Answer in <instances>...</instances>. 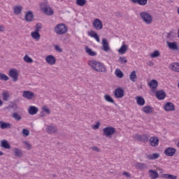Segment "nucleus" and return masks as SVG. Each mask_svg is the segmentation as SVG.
Wrapping results in <instances>:
<instances>
[{
    "label": "nucleus",
    "instance_id": "nucleus-45",
    "mask_svg": "<svg viewBox=\"0 0 179 179\" xmlns=\"http://www.w3.org/2000/svg\"><path fill=\"white\" fill-rule=\"evenodd\" d=\"M138 139L141 141H148V136L146 135H139L138 136Z\"/></svg>",
    "mask_w": 179,
    "mask_h": 179
},
{
    "label": "nucleus",
    "instance_id": "nucleus-10",
    "mask_svg": "<svg viewBox=\"0 0 179 179\" xmlns=\"http://www.w3.org/2000/svg\"><path fill=\"white\" fill-rule=\"evenodd\" d=\"M164 110H165V111H175L176 106H174V103L167 102L164 106Z\"/></svg>",
    "mask_w": 179,
    "mask_h": 179
},
{
    "label": "nucleus",
    "instance_id": "nucleus-17",
    "mask_svg": "<svg viewBox=\"0 0 179 179\" xmlns=\"http://www.w3.org/2000/svg\"><path fill=\"white\" fill-rule=\"evenodd\" d=\"M0 128L1 129H10L12 128V124L9 122L0 121Z\"/></svg>",
    "mask_w": 179,
    "mask_h": 179
},
{
    "label": "nucleus",
    "instance_id": "nucleus-11",
    "mask_svg": "<svg viewBox=\"0 0 179 179\" xmlns=\"http://www.w3.org/2000/svg\"><path fill=\"white\" fill-rule=\"evenodd\" d=\"M149 142H150V145H151L153 148H156V146H159V138L156 136L150 137Z\"/></svg>",
    "mask_w": 179,
    "mask_h": 179
},
{
    "label": "nucleus",
    "instance_id": "nucleus-42",
    "mask_svg": "<svg viewBox=\"0 0 179 179\" xmlns=\"http://www.w3.org/2000/svg\"><path fill=\"white\" fill-rule=\"evenodd\" d=\"M0 80L7 81L9 80V77L4 73H0Z\"/></svg>",
    "mask_w": 179,
    "mask_h": 179
},
{
    "label": "nucleus",
    "instance_id": "nucleus-5",
    "mask_svg": "<svg viewBox=\"0 0 179 179\" xmlns=\"http://www.w3.org/2000/svg\"><path fill=\"white\" fill-rule=\"evenodd\" d=\"M115 134V128L113 127H107L103 129V135L106 138H111Z\"/></svg>",
    "mask_w": 179,
    "mask_h": 179
},
{
    "label": "nucleus",
    "instance_id": "nucleus-61",
    "mask_svg": "<svg viewBox=\"0 0 179 179\" xmlns=\"http://www.w3.org/2000/svg\"><path fill=\"white\" fill-rule=\"evenodd\" d=\"M178 88H179V83H178Z\"/></svg>",
    "mask_w": 179,
    "mask_h": 179
},
{
    "label": "nucleus",
    "instance_id": "nucleus-56",
    "mask_svg": "<svg viewBox=\"0 0 179 179\" xmlns=\"http://www.w3.org/2000/svg\"><path fill=\"white\" fill-rule=\"evenodd\" d=\"M25 144L27 145V148H31V145L29 144L27 142L25 143Z\"/></svg>",
    "mask_w": 179,
    "mask_h": 179
},
{
    "label": "nucleus",
    "instance_id": "nucleus-30",
    "mask_svg": "<svg viewBox=\"0 0 179 179\" xmlns=\"http://www.w3.org/2000/svg\"><path fill=\"white\" fill-rule=\"evenodd\" d=\"M168 46L171 50H178L176 42H167Z\"/></svg>",
    "mask_w": 179,
    "mask_h": 179
},
{
    "label": "nucleus",
    "instance_id": "nucleus-19",
    "mask_svg": "<svg viewBox=\"0 0 179 179\" xmlns=\"http://www.w3.org/2000/svg\"><path fill=\"white\" fill-rule=\"evenodd\" d=\"M88 36L96 39L97 43H100V36H99L97 33H96L94 31H91L88 32Z\"/></svg>",
    "mask_w": 179,
    "mask_h": 179
},
{
    "label": "nucleus",
    "instance_id": "nucleus-58",
    "mask_svg": "<svg viewBox=\"0 0 179 179\" xmlns=\"http://www.w3.org/2000/svg\"><path fill=\"white\" fill-rule=\"evenodd\" d=\"M3 104V102L0 99V106H2Z\"/></svg>",
    "mask_w": 179,
    "mask_h": 179
},
{
    "label": "nucleus",
    "instance_id": "nucleus-40",
    "mask_svg": "<svg viewBox=\"0 0 179 179\" xmlns=\"http://www.w3.org/2000/svg\"><path fill=\"white\" fill-rule=\"evenodd\" d=\"M24 61L28 64H33V59H31V57H29L27 55L24 57Z\"/></svg>",
    "mask_w": 179,
    "mask_h": 179
},
{
    "label": "nucleus",
    "instance_id": "nucleus-41",
    "mask_svg": "<svg viewBox=\"0 0 179 179\" xmlns=\"http://www.w3.org/2000/svg\"><path fill=\"white\" fill-rule=\"evenodd\" d=\"M150 57L151 58H157V57H160V52L155 50L150 55Z\"/></svg>",
    "mask_w": 179,
    "mask_h": 179
},
{
    "label": "nucleus",
    "instance_id": "nucleus-38",
    "mask_svg": "<svg viewBox=\"0 0 179 179\" xmlns=\"http://www.w3.org/2000/svg\"><path fill=\"white\" fill-rule=\"evenodd\" d=\"M14 153H15V156H16V157H21V156H22V155H23V153L22 152V150H19L17 148H15L14 149Z\"/></svg>",
    "mask_w": 179,
    "mask_h": 179
},
{
    "label": "nucleus",
    "instance_id": "nucleus-9",
    "mask_svg": "<svg viewBox=\"0 0 179 179\" xmlns=\"http://www.w3.org/2000/svg\"><path fill=\"white\" fill-rule=\"evenodd\" d=\"M176 152H177V150L171 147L166 148L164 150V153L166 156H169V157L174 156L176 155Z\"/></svg>",
    "mask_w": 179,
    "mask_h": 179
},
{
    "label": "nucleus",
    "instance_id": "nucleus-4",
    "mask_svg": "<svg viewBox=\"0 0 179 179\" xmlns=\"http://www.w3.org/2000/svg\"><path fill=\"white\" fill-rule=\"evenodd\" d=\"M140 17H141L146 24H150L152 22H153V17H152V15L146 11L141 12L140 13Z\"/></svg>",
    "mask_w": 179,
    "mask_h": 179
},
{
    "label": "nucleus",
    "instance_id": "nucleus-21",
    "mask_svg": "<svg viewBox=\"0 0 179 179\" xmlns=\"http://www.w3.org/2000/svg\"><path fill=\"white\" fill-rule=\"evenodd\" d=\"M85 52L88 54V55H90V57H96V55H97V53L93 51L89 46H85Z\"/></svg>",
    "mask_w": 179,
    "mask_h": 179
},
{
    "label": "nucleus",
    "instance_id": "nucleus-57",
    "mask_svg": "<svg viewBox=\"0 0 179 179\" xmlns=\"http://www.w3.org/2000/svg\"><path fill=\"white\" fill-rule=\"evenodd\" d=\"M40 117H44V112H41V113Z\"/></svg>",
    "mask_w": 179,
    "mask_h": 179
},
{
    "label": "nucleus",
    "instance_id": "nucleus-1",
    "mask_svg": "<svg viewBox=\"0 0 179 179\" xmlns=\"http://www.w3.org/2000/svg\"><path fill=\"white\" fill-rule=\"evenodd\" d=\"M88 65L96 72H107V69H106V66H104V64H103V63L100 62H97L96 60H90L88 62Z\"/></svg>",
    "mask_w": 179,
    "mask_h": 179
},
{
    "label": "nucleus",
    "instance_id": "nucleus-29",
    "mask_svg": "<svg viewBox=\"0 0 179 179\" xmlns=\"http://www.w3.org/2000/svg\"><path fill=\"white\" fill-rule=\"evenodd\" d=\"M159 157H160V154L159 153H154L147 155V159H148V160H155L156 159H159Z\"/></svg>",
    "mask_w": 179,
    "mask_h": 179
},
{
    "label": "nucleus",
    "instance_id": "nucleus-32",
    "mask_svg": "<svg viewBox=\"0 0 179 179\" xmlns=\"http://www.w3.org/2000/svg\"><path fill=\"white\" fill-rule=\"evenodd\" d=\"M1 147L3 148L4 149H10V144L8 143V141H1Z\"/></svg>",
    "mask_w": 179,
    "mask_h": 179
},
{
    "label": "nucleus",
    "instance_id": "nucleus-48",
    "mask_svg": "<svg viewBox=\"0 0 179 179\" xmlns=\"http://www.w3.org/2000/svg\"><path fill=\"white\" fill-rule=\"evenodd\" d=\"M22 134L24 136H29V135H30V131L27 129H23Z\"/></svg>",
    "mask_w": 179,
    "mask_h": 179
},
{
    "label": "nucleus",
    "instance_id": "nucleus-49",
    "mask_svg": "<svg viewBox=\"0 0 179 179\" xmlns=\"http://www.w3.org/2000/svg\"><path fill=\"white\" fill-rule=\"evenodd\" d=\"M43 111H45V113H46V114H50L51 113V110H50V108H48L47 106H43L42 108Z\"/></svg>",
    "mask_w": 179,
    "mask_h": 179
},
{
    "label": "nucleus",
    "instance_id": "nucleus-37",
    "mask_svg": "<svg viewBox=\"0 0 179 179\" xmlns=\"http://www.w3.org/2000/svg\"><path fill=\"white\" fill-rule=\"evenodd\" d=\"M162 178H166V179H177V176L164 173V174H162Z\"/></svg>",
    "mask_w": 179,
    "mask_h": 179
},
{
    "label": "nucleus",
    "instance_id": "nucleus-16",
    "mask_svg": "<svg viewBox=\"0 0 179 179\" xmlns=\"http://www.w3.org/2000/svg\"><path fill=\"white\" fill-rule=\"evenodd\" d=\"M102 50L106 52H108V51L110 50V45L106 38L102 39Z\"/></svg>",
    "mask_w": 179,
    "mask_h": 179
},
{
    "label": "nucleus",
    "instance_id": "nucleus-23",
    "mask_svg": "<svg viewBox=\"0 0 179 179\" xmlns=\"http://www.w3.org/2000/svg\"><path fill=\"white\" fill-rule=\"evenodd\" d=\"M28 112L31 115H34L38 113V108L36 106H30Z\"/></svg>",
    "mask_w": 179,
    "mask_h": 179
},
{
    "label": "nucleus",
    "instance_id": "nucleus-13",
    "mask_svg": "<svg viewBox=\"0 0 179 179\" xmlns=\"http://www.w3.org/2000/svg\"><path fill=\"white\" fill-rule=\"evenodd\" d=\"M45 61L49 65H54L57 62V59L53 55H48L45 58Z\"/></svg>",
    "mask_w": 179,
    "mask_h": 179
},
{
    "label": "nucleus",
    "instance_id": "nucleus-20",
    "mask_svg": "<svg viewBox=\"0 0 179 179\" xmlns=\"http://www.w3.org/2000/svg\"><path fill=\"white\" fill-rule=\"evenodd\" d=\"M23 97H25V99H27L28 100H31V99L34 97V93L30 91H24L23 92Z\"/></svg>",
    "mask_w": 179,
    "mask_h": 179
},
{
    "label": "nucleus",
    "instance_id": "nucleus-12",
    "mask_svg": "<svg viewBox=\"0 0 179 179\" xmlns=\"http://www.w3.org/2000/svg\"><path fill=\"white\" fill-rule=\"evenodd\" d=\"M58 129L57 126L49 125L46 127V132L48 134H57Z\"/></svg>",
    "mask_w": 179,
    "mask_h": 179
},
{
    "label": "nucleus",
    "instance_id": "nucleus-47",
    "mask_svg": "<svg viewBox=\"0 0 179 179\" xmlns=\"http://www.w3.org/2000/svg\"><path fill=\"white\" fill-rule=\"evenodd\" d=\"M118 62H120V64H127V62H128V60H127V59L124 57H120Z\"/></svg>",
    "mask_w": 179,
    "mask_h": 179
},
{
    "label": "nucleus",
    "instance_id": "nucleus-43",
    "mask_svg": "<svg viewBox=\"0 0 179 179\" xmlns=\"http://www.w3.org/2000/svg\"><path fill=\"white\" fill-rule=\"evenodd\" d=\"M3 100L4 101H8L9 100V92H3Z\"/></svg>",
    "mask_w": 179,
    "mask_h": 179
},
{
    "label": "nucleus",
    "instance_id": "nucleus-51",
    "mask_svg": "<svg viewBox=\"0 0 179 179\" xmlns=\"http://www.w3.org/2000/svg\"><path fill=\"white\" fill-rule=\"evenodd\" d=\"M41 29H43L41 24V23L36 24L35 30H38V31H40V30H41Z\"/></svg>",
    "mask_w": 179,
    "mask_h": 179
},
{
    "label": "nucleus",
    "instance_id": "nucleus-18",
    "mask_svg": "<svg viewBox=\"0 0 179 179\" xmlns=\"http://www.w3.org/2000/svg\"><path fill=\"white\" fill-rule=\"evenodd\" d=\"M156 97L158 100H164L166 99V92L163 90L157 91L156 92Z\"/></svg>",
    "mask_w": 179,
    "mask_h": 179
},
{
    "label": "nucleus",
    "instance_id": "nucleus-27",
    "mask_svg": "<svg viewBox=\"0 0 179 179\" xmlns=\"http://www.w3.org/2000/svg\"><path fill=\"white\" fill-rule=\"evenodd\" d=\"M169 68L174 72H179V63H172L169 65Z\"/></svg>",
    "mask_w": 179,
    "mask_h": 179
},
{
    "label": "nucleus",
    "instance_id": "nucleus-14",
    "mask_svg": "<svg viewBox=\"0 0 179 179\" xmlns=\"http://www.w3.org/2000/svg\"><path fill=\"white\" fill-rule=\"evenodd\" d=\"M24 19L26 22H33V19H34V14H33L32 11H27L25 14Z\"/></svg>",
    "mask_w": 179,
    "mask_h": 179
},
{
    "label": "nucleus",
    "instance_id": "nucleus-33",
    "mask_svg": "<svg viewBox=\"0 0 179 179\" xmlns=\"http://www.w3.org/2000/svg\"><path fill=\"white\" fill-rule=\"evenodd\" d=\"M128 50V46L126 44H122L120 48L118 50L120 54H125Z\"/></svg>",
    "mask_w": 179,
    "mask_h": 179
},
{
    "label": "nucleus",
    "instance_id": "nucleus-36",
    "mask_svg": "<svg viewBox=\"0 0 179 179\" xmlns=\"http://www.w3.org/2000/svg\"><path fill=\"white\" fill-rule=\"evenodd\" d=\"M115 73L117 78H119V79H122L124 78V73H122L119 69L115 70Z\"/></svg>",
    "mask_w": 179,
    "mask_h": 179
},
{
    "label": "nucleus",
    "instance_id": "nucleus-35",
    "mask_svg": "<svg viewBox=\"0 0 179 179\" xmlns=\"http://www.w3.org/2000/svg\"><path fill=\"white\" fill-rule=\"evenodd\" d=\"M129 79L131 82H136V79H138V76H136V71H133L129 75Z\"/></svg>",
    "mask_w": 179,
    "mask_h": 179
},
{
    "label": "nucleus",
    "instance_id": "nucleus-62",
    "mask_svg": "<svg viewBox=\"0 0 179 179\" xmlns=\"http://www.w3.org/2000/svg\"><path fill=\"white\" fill-rule=\"evenodd\" d=\"M61 1H64V0H61Z\"/></svg>",
    "mask_w": 179,
    "mask_h": 179
},
{
    "label": "nucleus",
    "instance_id": "nucleus-26",
    "mask_svg": "<svg viewBox=\"0 0 179 179\" xmlns=\"http://www.w3.org/2000/svg\"><path fill=\"white\" fill-rule=\"evenodd\" d=\"M148 86L150 89H157V86H159V83L156 80H152L150 83H148Z\"/></svg>",
    "mask_w": 179,
    "mask_h": 179
},
{
    "label": "nucleus",
    "instance_id": "nucleus-7",
    "mask_svg": "<svg viewBox=\"0 0 179 179\" xmlns=\"http://www.w3.org/2000/svg\"><path fill=\"white\" fill-rule=\"evenodd\" d=\"M8 75H9V76L11 77L13 82H17V80L19 79V73H17V70H16V69L10 70Z\"/></svg>",
    "mask_w": 179,
    "mask_h": 179
},
{
    "label": "nucleus",
    "instance_id": "nucleus-55",
    "mask_svg": "<svg viewBox=\"0 0 179 179\" xmlns=\"http://www.w3.org/2000/svg\"><path fill=\"white\" fill-rule=\"evenodd\" d=\"M5 31V27L2 25H0V31Z\"/></svg>",
    "mask_w": 179,
    "mask_h": 179
},
{
    "label": "nucleus",
    "instance_id": "nucleus-44",
    "mask_svg": "<svg viewBox=\"0 0 179 179\" xmlns=\"http://www.w3.org/2000/svg\"><path fill=\"white\" fill-rule=\"evenodd\" d=\"M13 117L16 120V121H20L22 120V116L17 113H14L13 114Z\"/></svg>",
    "mask_w": 179,
    "mask_h": 179
},
{
    "label": "nucleus",
    "instance_id": "nucleus-53",
    "mask_svg": "<svg viewBox=\"0 0 179 179\" xmlns=\"http://www.w3.org/2000/svg\"><path fill=\"white\" fill-rule=\"evenodd\" d=\"M91 149L92 150H94L95 152H100V149L99 148L96 147V146L92 147Z\"/></svg>",
    "mask_w": 179,
    "mask_h": 179
},
{
    "label": "nucleus",
    "instance_id": "nucleus-22",
    "mask_svg": "<svg viewBox=\"0 0 179 179\" xmlns=\"http://www.w3.org/2000/svg\"><path fill=\"white\" fill-rule=\"evenodd\" d=\"M136 103L138 106H145V99H143V96H136Z\"/></svg>",
    "mask_w": 179,
    "mask_h": 179
},
{
    "label": "nucleus",
    "instance_id": "nucleus-3",
    "mask_svg": "<svg viewBox=\"0 0 179 179\" xmlns=\"http://www.w3.org/2000/svg\"><path fill=\"white\" fill-rule=\"evenodd\" d=\"M47 1H45L42 3H41V9L42 12H44L45 15H48V16H51V15L54 14V11L52 10V8L47 4Z\"/></svg>",
    "mask_w": 179,
    "mask_h": 179
},
{
    "label": "nucleus",
    "instance_id": "nucleus-28",
    "mask_svg": "<svg viewBox=\"0 0 179 179\" xmlns=\"http://www.w3.org/2000/svg\"><path fill=\"white\" fill-rule=\"evenodd\" d=\"M14 15H20L22 13V10H23V7L21 6H16L13 8Z\"/></svg>",
    "mask_w": 179,
    "mask_h": 179
},
{
    "label": "nucleus",
    "instance_id": "nucleus-39",
    "mask_svg": "<svg viewBox=\"0 0 179 179\" xmlns=\"http://www.w3.org/2000/svg\"><path fill=\"white\" fill-rule=\"evenodd\" d=\"M104 99L106 101H108V103H115L114 101V99H113V97H111V96L108 95V94H106L104 95Z\"/></svg>",
    "mask_w": 179,
    "mask_h": 179
},
{
    "label": "nucleus",
    "instance_id": "nucleus-34",
    "mask_svg": "<svg viewBox=\"0 0 179 179\" xmlns=\"http://www.w3.org/2000/svg\"><path fill=\"white\" fill-rule=\"evenodd\" d=\"M31 36L32 38L35 40H40V33H38V30H35V31L31 32Z\"/></svg>",
    "mask_w": 179,
    "mask_h": 179
},
{
    "label": "nucleus",
    "instance_id": "nucleus-24",
    "mask_svg": "<svg viewBox=\"0 0 179 179\" xmlns=\"http://www.w3.org/2000/svg\"><path fill=\"white\" fill-rule=\"evenodd\" d=\"M131 2H133V3H138V5H140L141 6H145V5H148V0H131Z\"/></svg>",
    "mask_w": 179,
    "mask_h": 179
},
{
    "label": "nucleus",
    "instance_id": "nucleus-46",
    "mask_svg": "<svg viewBox=\"0 0 179 179\" xmlns=\"http://www.w3.org/2000/svg\"><path fill=\"white\" fill-rule=\"evenodd\" d=\"M76 4L78 6H85L86 5V0H76Z\"/></svg>",
    "mask_w": 179,
    "mask_h": 179
},
{
    "label": "nucleus",
    "instance_id": "nucleus-54",
    "mask_svg": "<svg viewBox=\"0 0 179 179\" xmlns=\"http://www.w3.org/2000/svg\"><path fill=\"white\" fill-rule=\"evenodd\" d=\"M123 176H125L128 178H130V177H131V174L128 172H123Z\"/></svg>",
    "mask_w": 179,
    "mask_h": 179
},
{
    "label": "nucleus",
    "instance_id": "nucleus-25",
    "mask_svg": "<svg viewBox=\"0 0 179 179\" xmlns=\"http://www.w3.org/2000/svg\"><path fill=\"white\" fill-rule=\"evenodd\" d=\"M150 173V178L151 179H156V178H159V173H157V171L153 170V169H150L149 171Z\"/></svg>",
    "mask_w": 179,
    "mask_h": 179
},
{
    "label": "nucleus",
    "instance_id": "nucleus-31",
    "mask_svg": "<svg viewBox=\"0 0 179 179\" xmlns=\"http://www.w3.org/2000/svg\"><path fill=\"white\" fill-rule=\"evenodd\" d=\"M143 111L145 114H150V113H153V108L149 106H146L143 108Z\"/></svg>",
    "mask_w": 179,
    "mask_h": 179
},
{
    "label": "nucleus",
    "instance_id": "nucleus-6",
    "mask_svg": "<svg viewBox=\"0 0 179 179\" xmlns=\"http://www.w3.org/2000/svg\"><path fill=\"white\" fill-rule=\"evenodd\" d=\"M92 26L95 30H101V29H103V22L101 20H100V19L96 18L94 20Z\"/></svg>",
    "mask_w": 179,
    "mask_h": 179
},
{
    "label": "nucleus",
    "instance_id": "nucleus-50",
    "mask_svg": "<svg viewBox=\"0 0 179 179\" xmlns=\"http://www.w3.org/2000/svg\"><path fill=\"white\" fill-rule=\"evenodd\" d=\"M55 51H57V52H62V49L58 45H56L55 46Z\"/></svg>",
    "mask_w": 179,
    "mask_h": 179
},
{
    "label": "nucleus",
    "instance_id": "nucleus-60",
    "mask_svg": "<svg viewBox=\"0 0 179 179\" xmlns=\"http://www.w3.org/2000/svg\"><path fill=\"white\" fill-rule=\"evenodd\" d=\"M178 37L179 38V29H178Z\"/></svg>",
    "mask_w": 179,
    "mask_h": 179
},
{
    "label": "nucleus",
    "instance_id": "nucleus-2",
    "mask_svg": "<svg viewBox=\"0 0 179 179\" xmlns=\"http://www.w3.org/2000/svg\"><path fill=\"white\" fill-rule=\"evenodd\" d=\"M54 31L56 34L62 36V34H66V33H68V27L65 24L60 23L55 27Z\"/></svg>",
    "mask_w": 179,
    "mask_h": 179
},
{
    "label": "nucleus",
    "instance_id": "nucleus-15",
    "mask_svg": "<svg viewBox=\"0 0 179 179\" xmlns=\"http://www.w3.org/2000/svg\"><path fill=\"white\" fill-rule=\"evenodd\" d=\"M134 166L137 170H141V171H143L148 169V166L142 162H136Z\"/></svg>",
    "mask_w": 179,
    "mask_h": 179
},
{
    "label": "nucleus",
    "instance_id": "nucleus-59",
    "mask_svg": "<svg viewBox=\"0 0 179 179\" xmlns=\"http://www.w3.org/2000/svg\"><path fill=\"white\" fill-rule=\"evenodd\" d=\"M0 156H3V152L0 151Z\"/></svg>",
    "mask_w": 179,
    "mask_h": 179
},
{
    "label": "nucleus",
    "instance_id": "nucleus-8",
    "mask_svg": "<svg viewBox=\"0 0 179 179\" xmlns=\"http://www.w3.org/2000/svg\"><path fill=\"white\" fill-rule=\"evenodd\" d=\"M124 94V90L121 87H118L114 91V96L116 99H122Z\"/></svg>",
    "mask_w": 179,
    "mask_h": 179
},
{
    "label": "nucleus",
    "instance_id": "nucleus-52",
    "mask_svg": "<svg viewBox=\"0 0 179 179\" xmlns=\"http://www.w3.org/2000/svg\"><path fill=\"white\" fill-rule=\"evenodd\" d=\"M100 127V122H96V124L92 126L93 129H99Z\"/></svg>",
    "mask_w": 179,
    "mask_h": 179
}]
</instances>
